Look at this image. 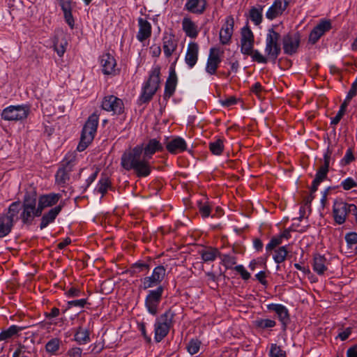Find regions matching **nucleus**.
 I'll return each mask as SVG.
<instances>
[{"label": "nucleus", "mask_w": 357, "mask_h": 357, "mask_svg": "<svg viewBox=\"0 0 357 357\" xmlns=\"http://www.w3.org/2000/svg\"><path fill=\"white\" fill-rule=\"evenodd\" d=\"M162 150V144L151 139L145 146L142 144L126 151L121 156V165L127 171L133 170L137 177H147L152 171L149 159L156 151Z\"/></svg>", "instance_id": "f257e3e1"}, {"label": "nucleus", "mask_w": 357, "mask_h": 357, "mask_svg": "<svg viewBox=\"0 0 357 357\" xmlns=\"http://www.w3.org/2000/svg\"><path fill=\"white\" fill-rule=\"evenodd\" d=\"M160 67L153 68L149 75L148 80L144 83L142 93L139 98L140 104L149 102L156 91L160 88Z\"/></svg>", "instance_id": "f03ea898"}, {"label": "nucleus", "mask_w": 357, "mask_h": 357, "mask_svg": "<svg viewBox=\"0 0 357 357\" xmlns=\"http://www.w3.org/2000/svg\"><path fill=\"white\" fill-rule=\"evenodd\" d=\"M98 125V116L93 114L85 123L80 137V142L77 147L79 152L84 151L92 142Z\"/></svg>", "instance_id": "7ed1b4c3"}, {"label": "nucleus", "mask_w": 357, "mask_h": 357, "mask_svg": "<svg viewBox=\"0 0 357 357\" xmlns=\"http://www.w3.org/2000/svg\"><path fill=\"white\" fill-rule=\"evenodd\" d=\"M174 316V312L169 308L157 319L155 324L154 337L156 342H160L167 335L173 324Z\"/></svg>", "instance_id": "20e7f679"}, {"label": "nucleus", "mask_w": 357, "mask_h": 357, "mask_svg": "<svg viewBox=\"0 0 357 357\" xmlns=\"http://www.w3.org/2000/svg\"><path fill=\"white\" fill-rule=\"evenodd\" d=\"M280 34L275 31L273 29L268 30V33L266 38V47L265 52L268 60L272 61L273 63L275 62L277 58L281 52L280 47Z\"/></svg>", "instance_id": "39448f33"}, {"label": "nucleus", "mask_w": 357, "mask_h": 357, "mask_svg": "<svg viewBox=\"0 0 357 357\" xmlns=\"http://www.w3.org/2000/svg\"><path fill=\"white\" fill-rule=\"evenodd\" d=\"M36 199L30 195H26L22 204V213L20 218L24 225H31L35 217H39L38 206L36 208Z\"/></svg>", "instance_id": "423d86ee"}, {"label": "nucleus", "mask_w": 357, "mask_h": 357, "mask_svg": "<svg viewBox=\"0 0 357 357\" xmlns=\"http://www.w3.org/2000/svg\"><path fill=\"white\" fill-rule=\"evenodd\" d=\"M75 159V152H69L66 154L62 161L61 167L59 168L55 175L56 183L58 185L64 186L70 180V172L73 170Z\"/></svg>", "instance_id": "0eeeda50"}, {"label": "nucleus", "mask_w": 357, "mask_h": 357, "mask_svg": "<svg viewBox=\"0 0 357 357\" xmlns=\"http://www.w3.org/2000/svg\"><path fill=\"white\" fill-rule=\"evenodd\" d=\"M30 112L28 105H10L1 112V118L5 121H22L27 118Z\"/></svg>", "instance_id": "6e6552de"}, {"label": "nucleus", "mask_w": 357, "mask_h": 357, "mask_svg": "<svg viewBox=\"0 0 357 357\" xmlns=\"http://www.w3.org/2000/svg\"><path fill=\"white\" fill-rule=\"evenodd\" d=\"M164 290V287L159 285L155 289L149 291L145 298V305L150 314L155 315L158 313Z\"/></svg>", "instance_id": "1a4fd4ad"}, {"label": "nucleus", "mask_w": 357, "mask_h": 357, "mask_svg": "<svg viewBox=\"0 0 357 357\" xmlns=\"http://www.w3.org/2000/svg\"><path fill=\"white\" fill-rule=\"evenodd\" d=\"M356 205L354 204H348L344 202H336L334 203L333 213L335 222L338 225L343 224L349 213L355 212Z\"/></svg>", "instance_id": "9d476101"}, {"label": "nucleus", "mask_w": 357, "mask_h": 357, "mask_svg": "<svg viewBox=\"0 0 357 357\" xmlns=\"http://www.w3.org/2000/svg\"><path fill=\"white\" fill-rule=\"evenodd\" d=\"M282 40L284 53L293 55L298 52L301 43V34L299 32L288 33L283 36Z\"/></svg>", "instance_id": "9b49d317"}, {"label": "nucleus", "mask_w": 357, "mask_h": 357, "mask_svg": "<svg viewBox=\"0 0 357 357\" xmlns=\"http://www.w3.org/2000/svg\"><path fill=\"white\" fill-rule=\"evenodd\" d=\"M166 269L163 266H156L149 277H145L142 280V288L147 289L158 285L165 278Z\"/></svg>", "instance_id": "f8f14e48"}, {"label": "nucleus", "mask_w": 357, "mask_h": 357, "mask_svg": "<svg viewBox=\"0 0 357 357\" xmlns=\"http://www.w3.org/2000/svg\"><path fill=\"white\" fill-rule=\"evenodd\" d=\"M102 108L114 114H121L124 112L123 100L113 95L105 96L102 102Z\"/></svg>", "instance_id": "ddd939ff"}, {"label": "nucleus", "mask_w": 357, "mask_h": 357, "mask_svg": "<svg viewBox=\"0 0 357 357\" xmlns=\"http://www.w3.org/2000/svg\"><path fill=\"white\" fill-rule=\"evenodd\" d=\"M332 29V24L330 20H321L317 26L311 31L309 35L308 41L314 45L326 32Z\"/></svg>", "instance_id": "4468645a"}, {"label": "nucleus", "mask_w": 357, "mask_h": 357, "mask_svg": "<svg viewBox=\"0 0 357 357\" xmlns=\"http://www.w3.org/2000/svg\"><path fill=\"white\" fill-rule=\"evenodd\" d=\"M253 48L254 42H241V52L243 54L250 56L253 61L259 63H267L268 59Z\"/></svg>", "instance_id": "2eb2a0df"}, {"label": "nucleus", "mask_w": 357, "mask_h": 357, "mask_svg": "<svg viewBox=\"0 0 357 357\" xmlns=\"http://www.w3.org/2000/svg\"><path fill=\"white\" fill-rule=\"evenodd\" d=\"M234 20L231 15L227 16L220 31V41L222 45L230 43L234 32Z\"/></svg>", "instance_id": "dca6fc26"}, {"label": "nucleus", "mask_w": 357, "mask_h": 357, "mask_svg": "<svg viewBox=\"0 0 357 357\" xmlns=\"http://www.w3.org/2000/svg\"><path fill=\"white\" fill-rule=\"evenodd\" d=\"M291 0H275L273 4L268 8L266 13V17L270 20H273L282 15L283 12L287 8Z\"/></svg>", "instance_id": "f3484780"}, {"label": "nucleus", "mask_w": 357, "mask_h": 357, "mask_svg": "<svg viewBox=\"0 0 357 357\" xmlns=\"http://www.w3.org/2000/svg\"><path fill=\"white\" fill-rule=\"evenodd\" d=\"M267 308L268 310L273 311L276 313L279 321L282 324L283 329L285 330L290 322V316L287 307L281 304L271 303L267 305Z\"/></svg>", "instance_id": "a211bd4d"}, {"label": "nucleus", "mask_w": 357, "mask_h": 357, "mask_svg": "<svg viewBox=\"0 0 357 357\" xmlns=\"http://www.w3.org/2000/svg\"><path fill=\"white\" fill-rule=\"evenodd\" d=\"M174 64V63H173L170 67L169 77L165 82V92L163 95V98L165 100H168L174 95L177 84V76L175 68L173 66Z\"/></svg>", "instance_id": "6ab92c4d"}, {"label": "nucleus", "mask_w": 357, "mask_h": 357, "mask_svg": "<svg viewBox=\"0 0 357 357\" xmlns=\"http://www.w3.org/2000/svg\"><path fill=\"white\" fill-rule=\"evenodd\" d=\"M61 197V195L59 193H50L41 195L39 197L38 204L39 214H42L44 208L55 205Z\"/></svg>", "instance_id": "aec40b11"}, {"label": "nucleus", "mask_w": 357, "mask_h": 357, "mask_svg": "<svg viewBox=\"0 0 357 357\" xmlns=\"http://www.w3.org/2000/svg\"><path fill=\"white\" fill-rule=\"evenodd\" d=\"M178 41L174 34L165 33L162 38V48L167 58H169L176 50Z\"/></svg>", "instance_id": "412c9836"}, {"label": "nucleus", "mask_w": 357, "mask_h": 357, "mask_svg": "<svg viewBox=\"0 0 357 357\" xmlns=\"http://www.w3.org/2000/svg\"><path fill=\"white\" fill-rule=\"evenodd\" d=\"M166 149L172 154H178L187 149L185 141L180 137H176L166 142Z\"/></svg>", "instance_id": "4be33fe9"}, {"label": "nucleus", "mask_w": 357, "mask_h": 357, "mask_svg": "<svg viewBox=\"0 0 357 357\" xmlns=\"http://www.w3.org/2000/svg\"><path fill=\"white\" fill-rule=\"evenodd\" d=\"M139 31L137 38L139 42H144L149 38L152 33L151 24L146 20L139 17L138 19Z\"/></svg>", "instance_id": "5701e85b"}, {"label": "nucleus", "mask_w": 357, "mask_h": 357, "mask_svg": "<svg viewBox=\"0 0 357 357\" xmlns=\"http://www.w3.org/2000/svg\"><path fill=\"white\" fill-rule=\"evenodd\" d=\"M220 62L221 59L219 56L218 50L211 48L206 63V71L210 75H214Z\"/></svg>", "instance_id": "b1692460"}, {"label": "nucleus", "mask_w": 357, "mask_h": 357, "mask_svg": "<svg viewBox=\"0 0 357 357\" xmlns=\"http://www.w3.org/2000/svg\"><path fill=\"white\" fill-rule=\"evenodd\" d=\"M100 63L105 75H112L115 72L116 62L114 57L109 53H105L102 55Z\"/></svg>", "instance_id": "393cba45"}, {"label": "nucleus", "mask_w": 357, "mask_h": 357, "mask_svg": "<svg viewBox=\"0 0 357 357\" xmlns=\"http://www.w3.org/2000/svg\"><path fill=\"white\" fill-rule=\"evenodd\" d=\"M199 46L195 42H191L188 44L187 52L185 55V63L192 68L196 64L198 59Z\"/></svg>", "instance_id": "a878e982"}, {"label": "nucleus", "mask_w": 357, "mask_h": 357, "mask_svg": "<svg viewBox=\"0 0 357 357\" xmlns=\"http://www.w3.org/2000/svg\"><path fill=\"white\" fill-rule=\"evenodd\" d=\"M58 1L63 12L66 23L73 29L75 25V20L72 14V0H58Z\"/></svg>", "instance_id": "bb28decb"}, {"label": "nucleus", "mask_w": 357, "mask_h": 357, "mask_svg": "<svg viewBox=\"0 0 357 357\" xmlns=\"http://www.w3.org/2000/svg\"><path fill=\"white\" fill-rule=\"evenodd\" d=\"M63 208V205H58L53 208H51L47 213H45L42 218L40 224V229H43L47 225L54 221L56 216L61 212Z\"/></svg>", "instance_id": "cd10ccee"}, {"label": "nucleus", "mask_w": 357, "mask_h": 357, "mask_svg": "<svg viewBox=\"0 0 357 357\" xmlns=\"http://www.w3.org/2000/svg\"><path fill=\"white\" fill-rule=\"evenodd\" d=\"M206 6V0H188L185 4V8L196 14H202Z\"/></svg>", "instance_id": "c85d7f7f"}, {"label": "nucleus", "mask_w": 357, "mask_h": 357, "mask_svg": "<svg viewBox=\"0 0 357 357\" xmlns=\"http://www.w3.org/2000/svg\"><path fill=\"white\" fill-rule=\"evenodd\" d=\"M327 260L324 256L319 254L314 255L313 258V270L318 275H323L327 270Z\"/></svg>", "instance_id": "c756f323"}, {"label": "nucleus", "mask_w": 357, "mask_h": 357, "mask_svg": "<svg viewBox=\"0 0 357 357\" xmlns=\"http://www.w3.org/2000/svg\"><path fill=\"white\" fill-rule=\"evenodd\" d=\"M182 28L186 36L195 38L198 36L197 26L189 17H184L182 21Z\"/></svg>", "instance_id": "7c9ffc66"}, {"label": "nucleus", "mask_w": 357, "mask_h": 357, "mask_svg": "<svg viewBox=\"0 0 357 357\" xmlns=\"http://www.w3.org/2000/svg\"><path fill=\"white\" fill-rule=\"evenodd\" d=\"M202 259L204 262L213 261L215 259L221 256L219 250L213 247H208L199 251Z\"/></svg>", "instance_id": "2f4dec72"}, {"label": "nucleus", "mask_w": 357, "mask_h": 357, "mask_svg": "<svg viewBox=\"0 0 357 357\" xmlns=\"http://www.w3.org/2000/svg\"><path fill=\"white\" fill-rule=\"evenodd\" d=\"M22 210V204L20 202H14L8 207L7 213H4V216L7 217L12 221L14 225L15 222L18 219V214Z\"/></svg>", "instance_id": "473e14b6"}, {"label": "nucleus", "mask_w": 357, "mask_h": 357, "mask_svg": "<svg viewBox=\"0 0 357 357\" xmlns=\"http://www.w3.org/2000/svg\"><path fill=\"white\" fill-rule=\"evenodd\" d=\"M74 340L79 344H86L89 343L91 340L89 330L87 328H84L82 326H79L77 328L75 333Z\"/></svg>", "instance_id": "72a5a7b5"}, {"label": "nucleus", "mask_w": 357, "mask_h": 357, "mask_svg": "<svg viewBox=\"0 0 357 357\" xmlns=\"http://www.w3.org/2000/svg\"><path fill=\"white\" fill-rule=\"evenodd\" d=\"M13 226L12 221L4 216L3 213H0V238L8 236L11 232Z\"/></svg>", "instance_id": "f704fd0d"}, {"label": "nucleus", "mask_w": 357, "mask_h": 357, "mask_svg": "<svg viewBox=\"0 0 357 357\" xmlns=\"http://www.w3.org/2000/svg\"><path fill=\"white\" fill-rule=\"evenodd\" d=\"M24 328H26L24 326L20 327L16 325L10 326L8 329L0 333V341L6 340L12 337L13 335L17 334L18 332L22 331Z\"/></svg>", "instance_id": "c9c22d12"}, {"label": "nucleus", "mask_w": 357, "mask_h": 357, "mask_svg": "<svg viewBox=\"0 0 357 357\" xmlns=\"http://www.w3.org/2000/svg\"><path fill=\"white\" fill-rule=\"evenodd\" d=\"M61 341L57 338H52L45 344V350L50 355H56L59 350Z\"/></svg>", "instance_id": "e433bc0d"}, {"label": "nucleus", "mask_w": 357, "mask_h": 357, "mask_svg": "<svg viewBox=\"0 0 357 357\" xmlns=\"http://www.w3.org/2000/svg\"><path fill=\"white\" fill-rule=\"evenodd\" d=\"M112 183L108 176L102 174L96 188L98 192L102 195V197L107 193L108 188H111Z\"/></svg>", "instance_id": "4c0bfd02"}, {"label": "nucleus", "mask_w": 357, "mask_h": 357, "mask_svg": "<svg viewBox=\"0 0 357 357\" xmlns=\"http://www.w3.org/2000/svg\"><path fill=\"white\" fill-rule=\"evenodd\" d=\"M263 8V6H258L257 8L252 7L250 10V18L256 25H259L262 21Z\"/></svg>", "instance_id": "58836bf2"}, {"label": "nucleus", "mask_w": 357, "mask_h": 357, "mask_svg": "<svg viewBox=\"0 0 357 357\" xmlns=\"http://www.w3.org/2000/svg\"><path fill=\"white\" fill-rule=\"evenodd\" d=\"M68 43L64 38L60 39L55 37L54 39V50L59 56H62L66 52V47Z\"/></svg>", "instance_id": "ea45409f"}, {"label": "nucleus", "mask_w": 357, "mask_h": 357, "mask_svg": "<svg viewBox=\"0 0 357 357\" xmlns=\"http://www.w3.org/2000/svg\"><path fill=\"white\" fill-rule=\"evenodd\" d=\"M208 147L213 154L220 155L224 150V141L222 139H218L211 142Z\"/></svg>", "instance_id": "a19ab883"}, {"label": "nucleus", "mask_w": 357, "mask_h": 357, "mask_svg": "<svg viewBox=\"0 0 357 357\" xmlns=\"http://www.w3.org/2000/svg\"><path fill=\"white\" fill-rule=\"evenodd\" d=\"M256 328L260 329H266L273 328L276 325L275 321L269 319H258L254 321Z\"/></svg>", "instance_id": "79ce46f5"}, {"label": "nucleus", "mask_w": 357, "mask_h": 357, "mask_svg": "<svg viewBox=\"0 0 357 357\" xmlns=\"http://www.w3.org/2000/svg\"><path fill=\"white\" fill-rule=\"evenodd\" d=\"M287 255L288 251L286 246H281L275 250L273 259L277 264H281L285 261Z\"/></svg>", "instance_id": "37998d69"}, {"label": "nucleus", "mask_w": 357, "mask_h": 357, "mask_svg": "<svg viewBox=\"0 0 357 357\" xmlns=\"http://www.w3.org/2000/svg\"><path fill=\"white\" fill-rule=\"evenodd\" d=\"M241 42H255V36L249 26L241 29Z\"/></svg>", "instance_id": "c03bdc74"}, {"label": "nucleus", "mask_w": 357, "mask_h": 357, "mask_svg": "<svg viewBox=\"0 0 357 357\" xmlns=\"http://www.w3.org/2000/svg\"><path fill=\"white\" fill-rule=\"evenodd\" d=\"M219 257L221 258L222 264L226 267V268H232L233 266L236 263V258L234 256L223 255Z\"/></svg>", "instance_id": "a18cd8bd"}, {"label": "nucleus", "mask_w": 357, "mask_h": 357, "mask_svg": "<svg viewBox=\"0 0 357 357\" xmlns=\"http://www.w3.org/2000/svg\"><path fill=\"white\" fill-rule=\"evenodd\" d=\"M200 345H201V342L199 340H198L197 339H192L189 342V343L187 346L188 351L191 355L196 354L199 350Z\"/></svg>", "instance_id": "49530a36"}, {"label": "nucleus", "mask_w": 357, "mask_h": 357, "mask_svg": "<svg viewBox=\"0 0 357 357\" xmlns=\"http://www.w3.org/2000/svg\"><path fill=\"white\" fill-rule=\"evenodd\" d=\"M199 211L202 218H208L211 211V206L208 202L202 203L199 202L198 204Z\"/></svg>", "instance_id": "de8ad7c7"}, {"label": "nucleus", "mask_w": 357, "mask_h": 357, "mask_svg": "<svg viewBox=\"0 0 357 357\" xmlns=\"http://www.w3.org/2000/svg\"><path fill=\"white\" fill-rule=\"evenodd\" d=\"M282 243V240L281 239V236H276L271 238L269 243L266 246V250L267 252L275 249L277 246L280 245Z\"/></svg>", "instance_id": "09e8293b"}, {"label": "nucleus", "mask_w": 357, "mask_h": 357, "mask_svg": "<svg viewBox=\"0 0 357 357\" xmlns=\"http://www.w3.org/2000/svg\"><path fill=\"white\" fill-rule=\"evenodd\" d=\"M271 357H286V352L280 346L273 344L270 350Z\"/></svg>", "instance_id": "8fccbe9b"}, {"label": "nucleus", "mask_w": 357, "mask_h": 357, "mask_svg": "<svg viewBox=\"0 0 357 357\" xmlns=\"http://www.w3.org/2000/svg\"><path fill=\"white\" fill-rule=\"evenodd\" d=\"M30 352L26 346L20 344L13 354V357H27Z\"/></svg>", "instance_id": "3c124183"}, {"label": "nucleus", "mask_w": 357, "mask_h": 357, "mask_svg": "<svg viewBox=\"0 0 357 357\" xmlns=\"http://www.w3.org/2000/svg\"><path fill=\"white\" fill-rule=\"evenodd\" d=\"M341 185L344 190H349L351 188L356 187L357 183L354 179L349 177L342 182Z\"/></svg>", "instance_id": "603ef678"}, {"label": "nucleus", "mask_w": 357, "mask_h": 357, "mask_svg": "<svg viewBox=\"0 0 357 357\" xmlns=\"http://www.w3.org/2000/svg\"><path fill=\"white\" fill-rule=\"evenodd\" d=\"M345 240L349 247L357 243V233L349 232L346 234Z\"/></svg>", "instance_id": "864d4df0"}, {"label": "nucleus", "mask_w": 357, "mask_h": 357, "mask_svg": "<svg viewBox=\"0 0 357 357\" xmlns=\"http://www.w3.org/2000/svg\"><path fill=\"white\" fill-rule=\"evenodd\" d=\"M234 269L241 274L243 280H247L250 278V274L245 269L243 265H238L234 267Z\"/></svg>", "instance_id": "5fc2aeb1"}, {"label": "nucleus", "mask_w": 357, "mask_h": 357, "mask_svg": "<svg viewBox=\"0 0 357 357\" xmlns=\"http://www.w3.org/2000/svg\"><path fill=\"white\" fill-rule=\"evenodd\" d=\"M328 172V170L320 167L317 172L315 178H317V181L319 180V181H323L326 178Z\"/></svg>", "instance_id": "6e6d98bb"}, {"label": "nucleus", "mask_w": 357, "mask_h": 357, "mask_svg": "<svg viewBox=\"0 0 357 357\" xmlns=\"http://www.w3.org/2000/svg\"><path fill=\"white\" fill-rule=\"evenodd\" d=\"M86 299L82 298L79 300H73L68 302L69 307H84L86 304Z\"/></svg>", "instance_id": "4d7b16f0"}, {"label": "nucleus", "mask_w": 357, "mask_h": 357, "mask_svg": "<svg viewBox=\"0 0 357 357\" xmlns=\"http://www.w3.org/2000/svg\"><path fill=\"white\" fill-rule=\"evenodd\" d=\"M150 54L152 56L158 57L161 54V47L159 44H153L150 47Z\"/></svg>", "instance_id": "13d9d810"}, {"label": "nucleus", "mask_w": 357, "mask_h": 357, "mask_svg": "<svg viewBox=\"0 0 357 357\" xmlns=\"http://www.w3.org/2000/svg\"><path fill=\"white\" fill-rule=\"evenodd\" d=\"M82 349L79 347H73L67 352L68 357H82Z\"/></svg>", "instance_id": "bf43d9fd"}, {"label": "nucleus", "mask_w": 357, "mask_h": 357, "mask_svg": "<svg viewBox=\"0 0 357 357\" xmlns=\"http://www.w3.org/2000/svg\"><path fill=\"white\" fill-rule=\"evenodd\" d=\"M357 93V77L355 81L352 83L351 89H349L347 98L348 99L351 100L354 97L356 96Z\"/></svg>", "instance_id": "052dcab7"}, {"label": "nucleus", "mask_w": 357, "mask_h": 357, "mask_svg": "<svg viewBox=\"0 0 357 357\" xmlns=\"http://www.w3.org/2000/svg\"><path fill=\"white\" fill-rule=\"evenodd\" d=\"M81 294L82 292L80 289L74 287L70 288L66 292V296L70 298L79 297L81 295Z\"/></svg>", "instance_id": "680f3d73"}, {"label": "nucleus", "mask_w": 357, "mask_h": 357, "mask_svg": "<svg viewBox=\"0 0 357 357\" xmlns=\"http://www.w3.org/2000/svg\"><path fill=\"white\" fill-rule=\"evenodd\" d=\"M351 333L352 328L348 327L344 331L339 333L337 337L340 338L342 341H344L348 339Z\"/></svg>", "instance_id": "e2e57ef3"}, {"label": "nucleus", "mask_w": 357, "mask_h": 357, "mask_svg": "<svg viewBox=\"0 0 357 357\" xmlns=\"http://www.w3.org/2000/svg\"><path fill=\"white\" fill-rule=\"evenodd\" d=\"M331 151L330 150H327V151L326 152V153L324 154V164L321 166V167L328 170L329 169V164H330V160H331Z\"/></svg>", "instance_id": "0e129e2a"}, {"label": "nucleus", "mask_w": 357, "mask_h": 357, "mask_svg": "<svg viewBox=\"0 0 357 357\" xmlns=\"http://www.w3.org/2000/svg\"><path fill=\"white\" fill-rule=\"evenodd\" d=\"M355 158L354 156L353 152L351 149H348L344 157L342 159L344 165H348L353 160H354Z\"/></svg>", "instance_id": "69168bd1"}, {"label": "nucleus", "mask_w": 357, "mask_h": 357, "mask_svg": "<svg viewBox=\"0 0 357 357\" xmlns=\"http://www.w3.org/2000/svg\"><path fill=\"white\" fill-rule=\"evenodd\" d=\"M263 90V87L259 82H256L252 87L250 88V91L255 93L258 97L260 96V93Z\"/></svg>", "instance_id": "338daca9"}, {"label": "nucleus", "mask_w": 357, "mask_h": 357, "mask_svg": "<svg viewBox=\"0 0 357 357\" xmlns=\"http://www.w3.org/2000/svg\"><path fill=\"white\" fill-rule=\"evenodd\" d=\"M347 357H357V344L348 349Z\"/></svg>", "instance_id": "774afa93"}]
</instances>
